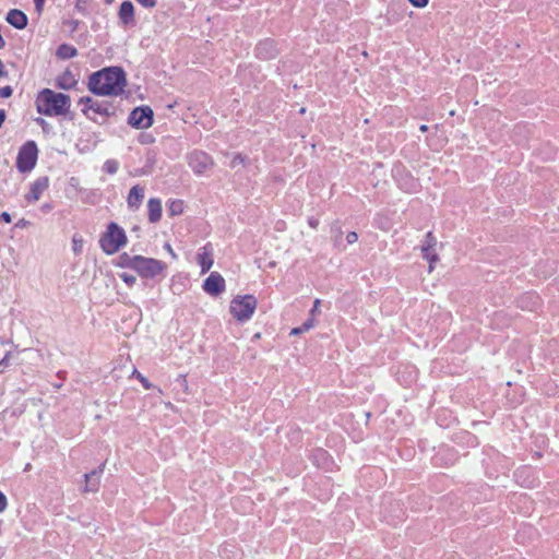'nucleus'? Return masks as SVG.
<instances>
[{
	"label": "nucleus",
	"instance_id": "nucleus-1",
	"mask_svg": "<svg viewBox=\"0 0 559 559\" xmlns=\"http://www.w3.org/2000/svg\"><path fill=\"white\" fill-rule=\"evenodd\" d=\"M126 86V73L119 67L105 68L94 72L88 79V90L99 96H118Z\"/></svg>",
	"mask_w": 559,
	"mask_h": 559
},
{
	"label": "nucleus",
	"instance_id": "nucleus-2",
	"mask_svg": "<svg viewBox=\"0 0 559 559\" xmlns=\"http://www.w3.org/2000/svg\"><path fill=\"white\" fill-rule=\"evenodd\" d=\"M71 105L70 96L57 93L50 88H44L36 98V107L39 114L45 116L66 115Z\"/></svg>",
	"mask_w": 559,
	"mask_h": 559
},
{
	"label": "nucleus",
	"instance_id": "nucleus-3",
	"mask_svg": "<svg viewBox=\"0 0 559 559\" xmlns=\"http://www.w3.org/2000/svg\"><path fill=\"white\" fill-rule=\"evenodd\" d=\"M126 242L127 236L124 230L116 223H110L106 233L99 239L100 248L107 254L116 253Z\"/></svg>",
	"mask_w": 559,
	"mask_h": 559
},
{
	"label": "nucleus",
	"instance_id": "nucleus-4",
	"mask_svg": "<svg viewBox=\"0 0 559 559\" xmlns=\"http://www.w3.org/2000/svg\"><path fill=\"white\" fill-rule=\"evenodd\" d=\"M258 306V300L252 295L236 296L230 301V313L233 317L240 321H248L254 313Z\"/></svg>",
	"mask_w": 559,
	"mask_h": 559
},
{
	"label": "nucleus",
	"instance_id": "nucleus-5",
	"mask_svg": "<svg viewBox=\"0 0 559 559\" xmlns=\"http://www.w3.org/2000/svg\"><path fill=\"white\" fill-rule=\"evenodd\" d=\"M38 148L34 141H27L19 151L16 157V168L21 173L31 171L37 162Z\"/></svg>",
	"mask_w": 559,
	"mask_h": 559
},
{
	"label": "nucleus",
	"instance_id": "nucleus-6",
	"mask_svg": "<svg viewBox=\"0 0 559 559\" xmlns=\"http://www.w3.org/2000/svg\"><path fill=\"white\" fill-rule=\"evenodd\" d=\"M166 269V263L160 260L139 255L135 272L143 278H154Z\"/></svg>",
	"mask_w": 559,
	"mask_h": 559
},
{
	"label": "nucleus",
	"instance_id": "nucleus-7",
	"mask_svg": "<svg viewBox=\"0 0 559 559\" xmlns=\"http://www.w3.org/2000/svg\"><path fill=\"white\" fill-rule=\"evenodd\" d=\"M129 124L138 129H145L153 123V110L148 106L136 107L128 118Z\"/></svg>",
	"mask_w": 559,
	"mask_h": 559
},
{
	"label": "nucleus",
	"instance_id": "nucleus-8",
	"mask_svg": "<svg viewBox=\"0 0 559 559\" xmlns=\"http://www.w3.org/2000/svg\"><path fill=\"white\" fill-rule=\"evenodd\" d=\"M189 165L198 175L204 174L214 165L210 155L204 152H193L189 155Z\"/></svg>",
	"mask_w": 559,
	"mask_h": 559
},
{
	"label": "nucleus",
	"instance_id": "nucleus-9",
	"mask_svg": "<svg viewBox=\"0 0 559 559\" xmlns=\"http://www.w3.org/2000/svg\"><path fill=\"white\" fill-rule=\"evenodd\" d=\"M203 289L211 296H218L225 290V280L217 273L212 272L203 283Z\"/></svg>",
	"mask_w": 559,
	"mask_h": 559
},
{
	"label": "nucleus",
	"instance_id": "nucleus-10",
	"mask_svg": "<svg viewBox=\"0 0 559 559\" xmlns=\"http://www.w3.org/2000/svg\"><path fill=\"white\" fill-rule=\"evenodd\" d=\"M257 57L263 60H270L277 56L278 49L273 39H264L257 45Z\"/></svg>",
	"mask_w": 559,
	"mask_h": 559
},
{
	"label": "nucleus",
	"instance_id": "nucleus-11",
	"mask_svg": "<svg viewBox=\"0 0 559 559\" xmlns=\"http://www.w3.org/2000/svg\"><path fill=\"white\" fill-rule=\"evenodd\" d=\"M49 179L48 177H39L37 178L32 187L29 193L26 195L28 201L36 202L40 199L43 192L48 188Z\"/></svg>",
	"mask_w": 559,
	"mask_h": 559
},
{
	"label": "nucleus",
	"instance_id": "nucleus-12",
	"mask_svg": "<svg viewBox=\"0 0 559 559\" xmlns=\"http://www.w3.org/2000/svg\"><path fill=\"white\" fill-rule=\"evenodd\" d=\"M105 469V463H103L98 468L93 469L91 473L84 475L85 486L83 488L84 492H96L99 487V480L94 479V477H98Z\"/></svg>",
	"mask_w": 559,
	"mask_h": 559
},
{
	"label": "nucleus",
	"instance_id": "nucleus-13",
	"mask_svg": "<svg viewBox=\"0 0 559 559\" xmlns=\"http://www.w3.org/2000/svg\"><path fill=\"white\" fill-rule=\"evenodd\" d=\"M7 22L17 29H23L27 25V16L17 9H12L8 12Z\"/></svg>",
	"mask_w": 559,
	"mask_h": 559
},
{
	"label": "nucleus",
	"instance_id": "nucleus-14",
	"mask_svg": "<svg viewBox=\"0 0 559 559\" xmlns=\"http://www.w3.org/2000/svg\"><path fill=\"white\" fill-rule=\"evenodd\" d=\"M91 114L95 117L98 115L102 118H106L115 114V107L108 102L95 100L91 105Z\"/></svg>",
	"mask_w": 559,
	"mask_h": 559
},
{
	"label": "nucleus",
	"instance_id": "nucleus-15",
	"mask_svg": "<svg viewBox=\"0 0 559 559\" xmlns=\"http://www.w3.org/2000/svg\"><path fill=\"white\" fill-rule=\"evenodd\" d=\"M144 199V188L136 185L129 191L127 203L130 209L138 210Z\"/></svg>",
	"mask_w": 559,
	"mask_h": 559
},
{
	"label": "nucleus",
	"instance_id": "nucleus-16",
	"mask_svg": "<svg viewBox=\"0 0 559 559\" xmlns=\"http://www.w3.org/2000/svg\"><path fill=\"white\" fill-rule=\"evenodd\" d=\"M119 19L123 25H130L134 23V7L130 1H123L119 9Z\"/></svg>",
	"mask_w": 559,
	"mask_h": 559
},
{
	"label": "nucleus",
	"instance_id": "nucleus-17",
	"mask_svg": "<svg viewBox=\"0 0 559 559\" xmlns=\"http://www.w3.org/2000/svg\"><path fill=\"white\" fill-rule=\"evenodd\" d=\"M148 221L151 223L159 222L162 217V202L159 199L152 198L147 202Z\"/></svg>",
	"mask_w": 559,
	"mask_h": 559
},
{
	"label": "nucleus",
	"instance_id": "nucleus-18",
	"mask_svg": "<svg viewBox=\"0 0 559 559\" xmlns=\"http://www.w3.org/2000/svg\"><path fill=\"white\" fill-rule=\"evenodd\" d=\"M198 262H199V264L201 266V273L202 274L206 273L212 267V265H213V258H212V252H211V250L209 249L207 246L203 247L202 248V252H200L198 254Z\"/></svg>",
	"mask_w": 559,
	"mask_h": 559
},
{
	"label": "nucleus",
	"instance_id": "nucleus-19",
	"mask_svg": "<svg viewBox=\"0 0 559 559\" xmlns=\"http://www.w3.org/2000/svg\"><path fill=\"white\" fill-rule=\"evenodd\" d=\"M76 55H78L76 48L71 45H68V44L60 45L56 51V56L62 60L73 58Z\"/></svg>",
	"mask_w": 559,
	"mask_h": 559
},
{
	"label": "nucleus",
	"instance_id": "nucleus-20",
	"mask_svg": "<svg viewBox=\"0 0 559 559\" xmlns=\"http://www.w3.org/2000/svg\"><path fill=\"white\" fill-rule=\"evenodd\" d=\"M139 255H130L128 253H122L121 255H119L118 265L121 267H129L135 271Z\"/></svg>",
	"mask_w": 559,
	"mask_h": 559
},
{
	"label": "nucleus",
	"instance_id": "nucleus-21",
	"mask_svg": "<svg viewBox=\"0 0 559 559\" xmlns=\"http://www.w3.org/2000/svg\"><path fill=\"white\" fill-rule=\"evenodd\" d=\"M12 344L0 340V366H7L11 356Z\"/></svg>",
	"mask_w": 559,
	"mask_h": 559
},
{
	"label": "nucleus",
	"instance_id": "nucleus-22",
	"mask_svg": "<svg viewBox=\"0 0 559 559\" xmlns=\"http://www.w3.org/2000/svg\"><path fill=\"white\" fill-rule=\"evenodd\" d=\"M95 100L96 99H93L92 97L85 96V97L80 98L79 104L84 105V108L82 109V111L84 115H86L87 118H90L91 120H93L95 122H98V118L91 114V105H92V103H95Z\"/></svg>",
	"mask_w": 559,
	"mask_h": 559
},
{
	"label": "nucleus",
	"instance_id": "nucleus-23",
	"mask_svg": "<svg viewBox=\"0 0 559 559\" xmlns=\"http://www.w3.org/2000/svg\"><path fill=\"white\" fill-rule=\"evenodd\" d=\"M436 245H437L436 237L433 236L432 231H428L425 237V241L421 246V252H428L430 250H433Z\"/></svg>",
	"mask_w": 559,
	"mask_h": 559
},
{
	"label": "nucleus",
	"instance_id": "nucleus-24",
	"mask_svg": "<svg viewBox=\"0 0 559 559\" xmlns=\"http://www.w3.org/2000/svg\"><path fill=\"white\" fill-rule=\"evenodd\" d=\"M183 212V202L180 200L171 201L168 205V213L170 216L180 215Z\"/></svg>",
	"mask_w": 559,
	"mask_h": 559
},
{
	"label": "nucleus",
	"instance_id": "nucleus-25",
	"mask_svg": "<svg viewBox=\"0 0 559 559\" xmlns=\"http://www.w3.org/2000/svg\"><path fill=\"white\" fill-rule=\"evenodd\" d=\"M313 326H314V320L312 318H310V319L306 320L300 326L294 328L290 331V334L292 335H299V334H301L304 332L309 331Z\"/></svg>",
	"mask_w": 559,
	"mask_h": 559
},
{
	"label": "nucleus",
	"instance_id": "nucleus-26",
	"mask_svg": "<svg viewBox=\"0 0 559 559\" xmlns=\"http://www.w3.org/2000/svg\"><path fill=\"white\" fill-rule=\"evenodd\" d=\"M421 253L423 258L429 262L428 272L431 273L435 269V263L439 261V255L433 250Z\"/></svg>",
	"mask_w": 559,
	"mask_h": 559
},
{
	"label": "nucleus",
	"instance_id": "nucleus-27",
	"mask_svg": "<svg viewBox=\"0 0 559 559\" xmlns=\"http://www.w3.org/2000/svg\"><path fill=\"white\" fill-rule=\"evenodd\" d=\"M103 169L106 173L114 175L119 169V163L116 159H108L104 163Z\"/></svg>",
	"mask_w": 559,
	"mask_h": 559
},
{
	"label": "nucleus",
	"instance_id": "nucleus-28",
	"mask_svg": "<svg viewBox=\"0 0 559 559\" xmlns=\"http://www.w3.org/2000/svg\"><path fill=\"white\" fill-rule=\"evenodd\" d=\"M133 376L142 383L144 389L150 390L154 388V385L136 369L133 370Z\"/></svg>",
	"mask_w": 559,
	"mask_h": 559
},
{
	"label": "nucleus",
	"instance_id": "nucleus-29",
	"mask_svg": "<svg viewBox=\"0 0 559 559\" xmlns=\"http://www.w3.org/2000/svg\"><path fill=\"white\" fill-rule=\"evenodd\" d=\"M247 162V157L245 155H242L241 153H237L234 155L231 162H230V166L233 168L237 167L238 165H245Z\"/></svg>",
	"mask_w": 559,
	"mask_h": 559
},
{
	"label": "nucleus",
	"instance_id": "nucleus-30",
	"mask_svg": "<svg viewBox=\"0 0 559 559\" xmlns=\"http://www.w3.org/2000/svg\"><path fill=\"white\" fill-rule=\"evenodd\" d=\"M120 278L128 285L132 286L136 282V277L132 274L122 273L120 274Z\"/></svg>",
	"mask_w": 559,
	"mask_h": 559
},
{
	"label": "nucleus",
	"instance_id": "nucleus-31",
	"mask_svg": "<svg viewBox=\"0 0 559 559\" xmlns=\"http://www.w3.org/2000/svg\"><path fill=\"white\" fill-rule=\"evenodd\" d=\"M13 93V90L11 86H4L0 88V97L2 98H9Z\"/></svg>",
	"mask_w": 559,
	"mask_h": 559
},
{
	"label": "nucleus",
	"instance_id": "nucleus-32",
	"mask_svg": "<svg viewBox=\"0 0 559 559\" xmlns=\"http://www.w3.org/2000/svg\"><path fill=\"white\" fill-rule=\"evenodd\" d=\"M178 381L180 382L185 393H189V384H188L187 377L185 374H180L178 377Z\"/></svg>",
	"mask_w": 559,
	"mask_h": 559
},
{
	"label": "nucleus",
	"instance_id": "nucleus-33",
	"mask_svg": "<svg viewBox=\"0 0 559 559\" xmlns=\"http://www.w3.org/2000/svg\"><path fill=\"white\" fill-rule=\"evenodd\" d=\"M8 507V499L5 495L0 491V513H2Z\"/></svg>",
	"mask_w": 559,
	"mask_h": 559
},
{
	"label": "nucleus",
	"instance_id": "nucleus-34",
	"mask_svg": "<svg viewBox=\"0 0 559 559\" xmlns=\"http://www.w3.org/2000/svg\"><path fill=\"white\" fill-rule=\"evenodd\" d=\"M357 240H358V235H357V233H355V231H349V233L346 235V241H347L349 245L355 243Z\"/></svg>",
	"mask_w": 559,
	"mask_h": 559
},
{
	"label": "nucleus",
	"instance_id": "nucleus-35",
	"mask_svg": "<svg viewBox=\"0 0 559 559\" xmlns=\"http://www.w3.org/2000/svg\"><path fill=\"white\" fill-rule=\"evenodd\" d=\"M83 241L81 239L73 238V251L80 253L82 250Z\"/></svg>",
	"mask_w": 559,
	"mask_h": 559
},
{
	"label": "nucleus",
	"instance_id": "nucleus-36",
	"mask_svg": "<svg viewBox=\"0 0 559 559\" xmlns=\"http://www.w3.org/2000/svg\"><path fill=\"white\" fill-rule=\"evenodd\" d=\"M144 8H154L156 5V0H136Z\"/></svg>",
	"mask_w": 559,
	"mask_h": 559
},
{
	"label": "nucleus",
	"instance_id": "nucleus-37",
	"mask_svg": "<svg viewBox=\"0 0 559 559\" xmlns=\"http://www.w3.org/2000/svg\"><path fill=\"white\" fill-rule=\"evenodd\" d=\"M416 8H424L428 4V0H408Z\"/></svg>",
	"mask_w": 559,
	"mask_h": 559
},
{
	"label": "nucleus",
	"instance_id": "nucleus-38",
	"mask_svg": "<svg viewBox=\"0 0 559 559\" xmlns=\"http://www.w3.org/2000/svg\"><path fill=\"white\" fill-rule=\"evenodd\" d=\"M314 456L318 457V459H325L326 452L324 450H322V449H318L314 452Z\"/></svg>",
	"mask_w": 559,
	"mask_h": 559
},
{
	"label": "nucleus",
	"instance_id": "nucleus-39",
	"mask_svg": "<svg viewBox=\"0 0 559 559\" xmlns=\"http://www.w3.org/2000/svg\"><path fill=\"white\" fill-rule=\"evenodd\" d=\"M0 218L3 219L8 224L11 223V221H12L11 215L8 212H3L0 215Z\"/></svg>",
	"mask_w": 559,
	"mask_h": 559
},
{
	"label": "nucleus",
	"instance_id": "nucleus-40",
	"mask_svg": "<svg viewBox=\"0 0 559 559\" xmlns=\"http://www.w3.org/2000/svg\"><path fill=\"white\" fill-rule=\"evenodd\" d=\"M308 224H309L310 227L317 228L318 225H319V221L317 218H314V217H310L308 219Z\"/></svg>",
	"mask_w": 559,
	"mask_h": 559
},
{
	"label": "nucleus",
	"instance_id": "nucleus-41",
	"mask_svg": "<svg viewBox=\"0 0 559 559\" xmlns=\"http://www.w3.org/2000/svg\"><path fill=\"white\" fill-rule=\"evenodd\" d=\"M45 0H34L35 7L37 11H40L43 8Z\"/></svg>",
	"mask_w": 559,
	"mask_h": 559
},
{
	"label": "nucleus",
	"instance_id": "nucleus-42",
	"mask_svg": "<svg viewBox=\"0 0 559 559\" xmlns=\"http://www.w3.org/2000/svg\"><path fill=\"white\" fill-rule=\"evenodd\" d=\"M165 249L171 254L173 258H176V253L174 252V250L169 243L165 245Z\"/></svg>",
	"mask_w": 559,
	"mask_h": 559
},
{
	"label": "nucleus",
	"instance_id": "nucleus-43",
	"mask_svg": "<svg viewBox=\"0 0 559 559\" xmlns=\"http://www.w3.org/2000/svg\"><path fill=\"white\" fill-rule=\"evenodd\" d=\"M319 306H320V299H316L313 302V308L311 310V313H314L316 311H318Z\"/></svg>",
	"mask_w": 559,
	"mask_h": 559
},
{
	"label": "nucleus",
	"instance_id": "nucleus-44",
	"mask_svg": "<svg viewBox=\"0 0 559 559\" xmlns=\"http://www.w3.org/2000/svg\"><path fill=\"white\" fill-rule=\"evenodd\" d=\"M7 74H8L7 71L3 70V63L0 60V78L7 76Z\"/></svg>",
	"mask_w": 559,
	"mask_h": 559
},
{
	"label": "nucleus",
	"instance_id": "nucleus-45",
	"mask_svg": "<svg viewBox=\"0 0 559 559\" xmlns=\"http://www.w3.org/2000/svg\"><path fill=\"white\" fill-rule=\"evenodd\" d=\"M341 235H342V230H341V228H337V235L335 236V239H334L335 245H338Z\"/></svg>",
	"mask_w": 559,
	"mask_h": 559
},
{
	"label": "nucleus",
	"instance_id": "nucleus-46",
	"mask_svg": "<svg viewBox=\"0 0 559 559\" xmlns=\"http://www.w3.org/2000/svg\"><path fill=\"white\" fill-rule=\"evenodd\" d=\"M71 84H72V82H71V83H69V84H67V83H62V82H59V86H60L61 88H69V87L71 86Z\"/></svg>",
	"mask_w": 559,
	"mask_h": 559
},
{
	"label": "nucleus",
	"instance_id": "nucleus-47",
	"mask_svg": "<svg viewBox=\"0 0 559 559\" xmlns=\"http://www.w3.org/2000/svg\"><path fill=\"white\" fill-rule=\"evenodd\" d=\"M419 130H420L421 132H427V131H428V126H426V124H421V126L419 127Z\"/></svg>",
	"mask_w": 559,
	"mask_h": 559
},
{
	"label": "nucleus",
	"instance_id": "nucleus-48",
	"mask_svg": "<svg viewBox=\"0 0 559 559\" xmlns=\"http://www.w3.org/2000/svg\"><path fill=\"white\" fill-rule=\"evenodd\" d=\"M165 406H166L167 408H171V409L174 408V405H173V403H171V402H167V403H165Z\"/></svg>",
	"mask_w": 559,
	"mask_h": 559
},
{
	"label": "nucleus",
	"instance_id": "nucleus-49",
	"mask_svg": "<svg viewBox=\"0 0 559 559\" xmlns=\"http://www.w3.org/2000/svg\"><path fill=\"white\" fill-rule=\"evenodd\" d=\"M306 109L305 108H301L300 109V114H305Z\"/></svg>",
	"mask_w": 559,
	"mask_h": 559
},
{
	"label": "nucleus",
	"instance_id": "nucleus-50",
	"mask_svg": "<svg viewBox=\"0 0 559 559\" xmlns=\"http://www.w3.org/2000/svg\"><path fill=\"white\" fill-rule=\"evenodd\" d=\"M450 115H451V116H454V115H455V111H454V110H451V111H450Z\"/></svg>",
	"mask_w": 559,
	"mask_h": 559
}]
</instances>
